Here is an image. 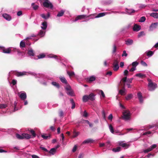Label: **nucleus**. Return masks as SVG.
I'll return each mask as SVG.
<instances>
[{"label": "nucleus", "mask_w": 158, "mask_h": 158, "mask_svg": "<svg viewBox=\"0 0 158 158\" xmlns=\"http://www.w3.org/2000/svg\"><path fill=\"white\" fill-rule=\"evenodd\" d=\"M59 116L62 117H63L64 113L63 111H59Z\"/></svg>", "instance_id": "obj_53"}, {"label": "nucleus", "mask_w": 158, "mask_h": 158, "mask_svg": "<svg viewBox=\"0 0 158 158\" xmlns=\"http://www.w3.org/2000/svg\"><path fill=\"white\" fill-rule=\"evenodd\" d=\"M109 128L110 132L113 134H114V129L113 128L111 124H110L109 125Z\"/></svg>", "instance_id": "obj_32"}, {"label": "nucleus", "mask_w": 158, "mask_h": 158, "mask_svg": "<svg viewBox=\"0 0 158 158\" xmlns=\"http://www.w3.org/2000/svg\"><path fill=\"white\" fill-rule=\"evenodd\" d=\"M2 17L6 20L9 21L11 19V17L6 14H4L2 15Z\"/></svg>", "instance_id": "obj_15"}, {"label": "nucleus", "mask_w": 158, "mask_h": 158, "mask_svg": "<svg viewBox=\"0 0 158 158\" xmlns=\"http://www.w3.org/2000/svg\"><path fill=\"white\" fill-rule=\"evenodd\" d=\"M16 138L19 139H28L31 138V136L29 134L25 133H23L21 135L16 134Z\"/></svg>", "instance_id": "obj_3"}, {"label": "nucleus", "mask_w": 158, "mask_h": 158, "mask_svg": "<svg viewBox=\"0 0 158 158\" xmlns=\"http://www.w3.org/2000/svg\"><path fill=\"white\" fill-rule=\"evenodd\" d=\"M17 83V81L16 80H12V84L13 85H15Z\"/></svg>", "instance_id": "obj_64"}, {"label": "nucleus", "mask_w": 158, "mask_h": 158, "mask_svg": "<svg viewBox=\"0 0 158 158\" xmlns=\"http://www.w3.org/2000/svg\"><path fill=\"white\" fill-rule=\"evenodd\" d=\"M86 16L85 15H78L75 19L74 20H73V22H75L78 20L85 18Z\"/></svg>", "instance_id": "obj_14"}, {"label": "nucleus", "mask_w": 158, "mask_h": 158, "mask_svg": "<svg viewBox=\"0 0 158 158\" xmlns=\"http://www.w3.org/2000/svg\"><path fill=\"white\" fill-rule=\"evenodd\" d=\"M113 118V116L112 114H110L108 117V119L110 120V121L112 120Z\"/></svg>", "instance_id": "obj_62"}, {"label": "nucleus", "mask_w": 158, "mask_h": 158, "mask_svg": "<svg viewBox=\"0 0 158 158\" xmlns=\"http://www.w3.org/2000/svg\"><path fill=\"white\" fill-rule=\"evenodd\" d=\"M42 138H43L44 139H47L48 138H50V136L49 135H46L45 134H42L41 135Z\"/></svg>", "instance_id": "obj_41"}, {"label": "nucleus", "mask_w": 158, "mask_h": 158, "mask_svg": "<svg viewBox=\"0 0 158 158\" xmlns=\"http://www.w3.org/2000/svg\"><path fill=\"white\" fill-rule=\"evenodd\" d=\"M125 89L124 88L119 90V92L120 94L123 95L125 93Z\"/></svg>", "instance_id": "obj_45"}, {"label": "nucleus", "mask_w": 158, "mask_h": 158, "mask_svg": "<svg viewBox=\"0 0 158 158\" xmlns=\"http://www.w3.org/2000/svg\"><path fill=\"white\" fill-rule=\"evenodd\" d=\"M67 74L70 77L73 76L74 75V73L73 71H67Z\"/></svg>", "instance_id": "obj_39"}, {"label": "nucleus", "mask_w": 158, "mask_h": 158, "mask_svg": "<svg viewBox=\"0 0 158 158\" xmlns=\"http://www.w3.org/2000/svg\"><path fill=\"white\" fill-rule=\"evenodd\" d=\"M60 79L61 82L62 83L65 84L67 83V81L66 80V79L64 77H60Z\"/></svg>", "instance_id": "obj_35"}, {"label": "nucleus", "mask_w": 158, "mask_h": 158, "mask_svg": "<svg viewBox=\"0 0 158 158\" xmlns=\"http://www.w3.org/2000/svg\"><path fill=\"white\" fill-rule=\"evenodd\" d=\"M140 29V26L139 25H138L137 24H135L133 28V31H139Z\"/></svg>", "instance_id": "obj_17"}, {"label": "nucleus", "mask_w": 158, "mask_h": 158, "mask_svg": "<svg viewBox=\"0 0 158 158\" xmlns=\"http://www.w3.org/2000/svg\"><path fill=\"white\" fill-rule=\"evenodd\" d=\"M64 12L65 11L63 10H61L60 11L58 12L57 15V17L62 16L64 15Z\"/></svg>", "instance_id": "obj_33"}, {"label": "nucleus", "mask_w": 158, "mask_h": 158, "mask_svg": "<svg viewBox=\"0 0 158 158\" xmlns=\"http://www.w3.org/2000/svg\"><path fill=\"white\" fill-rule=\"evenodd\" d=\"M139 7L140 8H143L146 6V5L143 4H138Z\"/></svg>", "instance_id": "obj_51"}, {"label": "nucleus", "mask_w": 158, "mask_h": 158, "mask_svg": "<svg viewBox=\"0 0 158 158\" xmlns=\"http://www.w3.org/2000/svg\"><path fill=\"white\" fill-rule=\"evenodd\" d=\"M130 113L129 111H125L123 113V118L126 120H128L130 118Z\"/></svg>", "instance_id": "obj_8"}, {"label": "nucleus", "mask_w": 158, "mask_h": 158, "mask_svg": "<svg viewBox=\"0 0 158 158\" xmlns=\"http://www.w3.org/2000/svg\"><path fill=\"white\" fill-rule=\"evenodd\" d=\"M102 116L103 118H106V114L104 110L102 111Z\"/></svg>", "instance_id": "obj_63"}, {"label": "nucleus", "mask_w": 158, "mask_h": 158, "mask_svg": "<svg viewBox=\"0 0 158 158\" xmlns=\"http://www.w3.org/2000/svg\"><path fill=\"white\" fill-rule=\"evenodd\" d=\"M141 64L143 66H147V64L146 63L143 61H141Z\"/></svg>", "instance_id": "obj_55"}, {"label": "nucleus", "mask_w": 158, "mask_h": 158, "mask_svg": "<svg viewBox=\"0 0 158 158\" xmlns=\"http://www.w3.org/2000/svg\"><path fill=\"white\" fill-rule=\"evenodd\" d=\"M41 17L44 19H48L50 16V14L49 13H48L47 15H45L44 14H42L40 15Z\"/></svg>", "instance_id": "obj_19"}, {"label": "nucleus", "mask_w": 158, "mask_h": 158, "mask_svg": "<svg viewBox=\"0 0 158 158\" xmlns=\"http://www.w3.org/2000/svg\"><path fill=\"white\" fill-rule=\"evenodd\" d=\"M47 27V23L46 22L42 23L41 28L42 29L45 30Z\"/></svg>", "instance_id": "obj_24"}, {"label": "nucleus", "mask_w": 158, "mask_h": 158, "mask_svg": "<svg viewBox=\"0 0 158 158\" xmlns=\"http://www.w3.org/2000/svg\"><path fill=\"white\" fill-rule=\"evenodd\" d=\"M7 106V105L6 104H0V109L5 108Z\"/></svg>", "instance_id": "obj_48"}, {"label": "nucleus", "mask_w": 158, "mask_h": 158, "mask_svg": "<svg viewBox=\"0 0 158 158\" xmlns=\"http://www.w3.org/2000/svg\"><path fill=\"white\" fill-rule=\"evenodd\" d=\"M135 12V10L132 9H127L126 10L127 13L129 15H131V14Z\"/></svg>", "instance_id": "obj_28"}, {"label": "nucleus", "mask_w": 158, "mask_h": 158, "mask_svg": "<svg viewBox=\"0 0 158 158\" xmlns=\"http://www.w3.org/2000/svg\"><path fill=\"white\" fill-rule=\"evenodd\" d=\"M18 96L21 99L25 100L27 98L26 94L25 91H21L18 93Z\"/></svg>", "instance_id": "obj_7"}, {"label": "nucleus", "mask_w": 158, "mask_h": 158, "mask_svg": "<svg viewBox=\"0 0 158 158\" xmlns=\"http://www.w3.org/2000/svg\"><path fill=\"white\" fill-rule=\"evenodd\" d=\"M150 15L154 18L158 19V13H152L150 14Z\"/></svg>", "instance_id": "obj_26"}, {"label": "nucleus", "mask_w": 158, "mask_h": 158, "mask_svg": "<svg viewBox=\"0 0 158 158\" xmlns=\"http://www.w3.org/2000/svg\"><path fill=\"white\" fill-rule=\"evenodd\" d=\"M132 78L128 79H127V77H126L122 78L121 81H122V82H123L124 84H130L132 82Z\"/></svg>", "instance_id": "obj_10"}, {"label": "nucleus", "mask_w": 158, "mask_h": 158, "mask_svg": "<svg viewBox=\"0 0 158 158\" xmlns=\"http://www.w3.org/2000/svg\"><path fill=\"white\" fill-rule=\"evenodd\" d=\"M71 103L72 104V109H74L75 107V103L73 99H70Z\"/></svg>", "instance_id": "obj_40"}, {"label": "nucleus", "mask_w": 158, "mask_h": 158, "mask_svg": "<svg viewBox=\"0 0 158 158\" xmlns=\"http://www.w3.org/2000/svg\"><path fill=\"white\" fill-rule=\"evenodd\" d=\"M20 46L21 47H24L25 46V43L23 41H22L20 43Z\"/></svg>", "instance_id": "obj_52"}, {"label": "nucleus", "mask_w": 158, "mask_h": 158, "mask_svg": "<svg viewBox=\"0 0 158 158\" xmlns=\"http://www.w3.org/2000/svg\"><path fill=\"white\" fill-rule=\"evenodd\" d=\"M96 79V77H95V76H90L89 77H88L87 78V81L89 83H90L93 81H95Z\"/></svg>", "instance_id": "obj_16"}, {"label": "nucleus", "mask_w": 158, "mask_h": 158, "mask_svg": "<svg viewBox=\"0 0 158 158\" xmlns=\"http://www.w3.org/2000/svg\"><path fill=\"white\" fill-rule=\"evenodd\" d=\"M113 65L114 67V69H118L119 68L118 63L116 61L114 62Z\"/></svg>", "instance_id": "obj_22"}, {"label": "nucleus", "mask_w": 158, "mask_h": 158, "mask_svg": "<svg viewBox=\"0 0 158 158\" xmlns=\"http://www.w3.org/2000/svg\"><path fill=\"white\" fill-rule=\"evenodd\" d=\"M127 56V54L126 53V51L125 50L123 51L122 56H125V57H126Z\"/></svg>", "instance_id": "obj_56"}, {"label": "nucleus", "mask_w": 158, "mask_h": 158, "mask_svg": "<svg viewBox=\"0 0 158 158\" xmlns=\"http://www.w3.org/2000/svg\"><path fill=\"white\" fill-rule=\"evenodd\" d=\"M133 95L132 94H129L126 97V99L127 100H129L131 99V98H132Z\"/></svg>", "instance_id": "obj_36"}, {"label": "nucleus", "mask_w": 158, "mask_h": 158, "mask_svg": "<svg viewBox=\"0 0 158 158\" xmlns=\"http://www.w3.org/2000/svg\"><path fill=\"white\" fill-rule=\"evenodd\" d=\"M154 53L152 51H149L147 52V56L150 57Z\"/></svg>", "instance_id": "obj_46"}, {"label": "nucleus", "mask_w": 158, "mask_h": 158, "mask_svg": "<svg viewBox=\"0 0 158 158\" xmlns=\"http://www.w3.org/2000/svg\"><path fill=\"white\" fill-rule=\"evenodd\" d=\"M43 5L46 8L49 7L50 8H53V6L52 4L48 1V0H46L43 3Z\"/></svg>", "instance_id": "obj_6"}, {"label": "nucleus", "mask_w": 158, "mask_h": 158, "mask_svg": "<svg viewBox=\"0 0 158 158\" xmlns=\"http://www.w3.org/2000/svg\"><path fill=\"white\" fill-rule=\"evenodd\" d=\"M152 133L150 131H148L147 132H144V133L143 134V135H148L151 134Z\"/></svg>", "instance_id": "obj_58"}, {"label": "nucleus", "mask_w": 158, "mask_h": 158, "mask_svg": "<svg viewBox=\"0 0 158 158\" xmlns=\"http://www.w3.org/2000/svg\"><path fill=\"white\" fill-rule=\"evenodd\" d=\"M28 54L30 56H33L34 55V53L33 50L32 49H30L29 50L28 52Z\"/></svg>", "instance_id": "obj_27"}, {"label": "nucleus", "mask_w": 158, "mask_h": 158, "mask_svg": "<svg viewBox=\"0 0 158 158\" xmlns=\"http://www.w3.org/2000/svg\"><path fill=\"white\" fill-rule=\"evenodd\" d=\"M155 127V124H152V125H149L147 126V127L148 129H150L152 128Z\"/></svg>", "instance_id": "obj_57"}, {"label": "nucleus", "mask_w": 158, "mask_h": 158, "mask_svg": "<svg viewBox=\"0 0 158 158\" xmlns=\"http://www.w3.org/2000/svg\"><path fill=\"white\" fill-rule=\"evenodd\" d=\"M48 57L49 58H54L55 59H56L57 56L56 55L53 54H50L48 56Z\"/></svg>", "instance_id": "obj_44"}, {"label": "nucleus", "mask_w": 158, "mask_h": 158, "mask_svg": "<svg viewBox=\"0 0 158 158\" xmlns=\"http://www.w3.org/2000/svg\"><path fill=\"white\" fill-rule=\"evenodd\" d=\"M80 133L79 132H76L75 130H74L73 132V135L72 137V138H75L78 136L79 135Z\"/></svg>", "instance_id": "obj_21"}, {"label": "nucleus", "mask_w": 158, "mask_h": 158, "mask_svg": "<svg viewBox=\"0 0 158 158\" xmlns=\"http://www.w3.org/2000/svg\"><path fill=\"white\" fill-rule=\"evenodd\" d=\"M157 146L156 144H153L149 148H148L144 150H143V152L144 153H148V152H150L151 151H152V150L154 148H156Z\"/></svg>", "instance_id": "obj_5"}, {"label": "nucleus", "mask_w": 158, "mask_h": 158, "mask_svg": "<svg viewBox=\"0 0 158 158\" xmlns=\"http://www.w3.org/2000/svg\"><path fill=\"white\" fill-rule=\"evenodd\" d=\"M66 91H67V94L71 96H74V92L71 89L70 86L67 85L65 87Z\"/></svg>", "instance_id": "obj_4"}, {"label": "nucleus", "mask_w": 158, "mask_h": 158, "mask_svg": "<svg viewBox=\"0 0 158 158\" xmlns=\"http://www.w3.org/2000/svg\"><path fill=\"white\" fill-rule=\"evenodd\" d=\"M138 63L136 61L133 62L132 64V67L131 68V69H135L136 67L138 65Z\"/></svg>", "instance_id": "obj_30"}, {"label": "nucleus", "mask_w": 158, "mask_h": 158, "mask_svg": "<svg viewBox=\"0 0 158 158\" xmlns=\"http://www.w3.org/2000/svg\"><path fill=\"white\" fill-rule=\"evenodd\" d=\"M144 35V33L143 32H140L138 35V37H140L142 35Z\"/></svg>", "instance_id": "obj_60"}, {"label": "nucleus", "mask_w": 158, "mask_h": 158, "mask_svg": "<svg viewBox=\"0 0 158 158\" xmlns=\"http://www.w3.org/2000/svg\"><path fill=\"white\" fill-rule=\"evenodd\" d=\"M93 142V140L91 139H85L83 142V144H87L90 143H92Z\"/></svg>", "instance_id": "obj_20"}, {"label": "nucleus", "mask_w": 158, "mask_h": 158, "mask_svg": "<svg viewBox=\"0 0 158 158\" xmlns=\"http://www.w3.org/2000/svg\"><path fill=\"white\" fill-rule=\"evenodd\" d=\"M83 116L85 117H87L88 116V113L86 112L85 110L84 111Z\"/></svg>", "instance_id": "obj_61"}, {"label": "nucleus", "mask_w": 158, "mask_h": 158, "mask_svg": "<svg viewBox=\"0 0 158 158\" xmlns=\"http://www.w3.org/2000/svg\"><path fill=\"white\" fill-rule=\"evenodd\" d=\"M45 56V55L44 53H42L39 54L38 56V59H41L43 58Z\"/></svg>", "instance_id": "obj_43"}, {"label": "nucleus", "mask_w": 158, "mask_h": 158, "mask_svg": "<svg viewBox=\"0 0 158 158\" xmlns=\"http://www.w3.org/2000/svg\"><path fill=\"white\" fill-rule=\"evenodd\" d=\"M82 100H83V102H87L88 100H89V99L88 97V96L85 95V96H83V97Z\"/></svg>", "instance_id": "obj_29"}, {"label": "nucleus", "mask_w": 158, "mask_h": 158, "mask_svg": "<svg viewBox=\"0 0 158 158\" xmlns=\"http://www.w3.org/2000/svg\"><path fill=\"white\" fill-rule=\"evenodd\" d=\"M137 97L139 100V103L143 104V103L144 98L142 96V94L141 92H139L137 94Z\"/></svg>", "instance_id": "obj_9"}, {"label": "nucleus", "mask_w": 158, "mask_h": 158, "mask_svg": "<svg viewBox=\"0 0 158 158\" xmlns=\"http://www.w3.org/2000/svg\"><path fill=\"white\" fill-rule=\"evenodd\" d=\"M112 150L115 152H118L121 150V148L120 147H118L116 148L113 149Z\"/></svg>", "instance_id": "obj_47"}, {"label": "nucleus", "mask_w": 158, "mask_h": 158, "mask_svg": "<svg viewBox=\"0 0 158 158\" xmlns=\"http://www.w3.org/2000/svg\"><path fill=\"white\" fill-rule=\"evenodd\" d=\"M30 133L32 134V136H33V137H34L36 136V134H35L34 131L31 130L30 131Z\"/></svg>", "instance_id": "obj_54"}, {"label": "nucleus", "mask_w": 158, "mask_h": 158, "mask_svg": "<svg viewBox=\"0 0 158 158\" xmlns=\"http://www.w3.org/2000/svg\"><path fill=\"white\" fill-rule=\"evenodd\" d=\"M77 149V146L76 145H74L73 148L72 150V152H74L76 151Z\"/></svg>", "instance_id": "obj_59"}, {"label": "nucleus", "mask_w": 158, "mask_h": 158, "mask_svg": "<svg viewBox=\"0 0 158 158\" xmlns=\"http://www.w3.org/2000/svg\"><path fill=\"white\" fill-rule=\"evenodd\" d=\"M28 74L27 72H25L24 71H23L22 72H17L16 73V76L18 77L23 76L25 75H27Z\"/></svg>", "instance_id": "obj_13"}, {"label": "nucleus", "mask_w": 158, "mask_h": 158, "mask_svg": "<svg viewBox=\"0 0 158 158\" xmlns=\"http://www.w3.org/2000/svg\"><path fill=\"white\" fill-rule=\"evenodd\" d=\"M58 148V146H57L56 148H53L51 149L49 151V153L53 155L56 152V149Z\"/></svg>", "instance_id": "obj_18"}, {"label": "nucleus", "mask_w": 158, "mask_h": 158, "mask_svg": "<svg viewBox=\"0 0 158 158\" xmlns=\"http://www.w3.org/2000/svg\"><path fill=\"white\" fill-rule=\"evenodd\" d=\"M31 6H32V8L34 10H37L39 7V6L38 5H37L35 4L34 3H32L31 4Z\"/></svg>", "instance_id": "obj_37"}, {"label": "nucleus", "mask_w": 158, "mask_h": 158, "mask_svg": "<svg viewBox=\"0 0 158 158\" xmlns=\"http://www.w3.org/2000/svg\"><path fill=\"white\" fill-rule=\"evenodd\" d=\"M45 34V32L44 31L40 30L38 33V35L41 37L43 36Z\"/></svg>", "instance_id": "obj_42"}, {"label": "nucleus", "mask_w": 158, "mask_h": 158, "mask_svg": "<svg viewBox=\"0 0 158 158\" xmlns=\"http://www.w3.org/2000/svg\"><path fill=\"white\" fill-rule=\"evenodd\" d=\"M98 94L101 95V97L104 98L105 97V95L103 92V91L101 90H99L98 91Z\"/></svg>", "instance_id": "obj_31"}, {"label": "nucleus", "mask_w": 158, "mask_h": 158, "mask_svg": "<svg viewBox=\"0 0 158 158\" xmlns=\"http://www.w3.org/2000/svg\"><path fill=\"white\" fill-rule=\"evenodd\" d=\"M0 50L2 51V52L5 53L9 54L11 52L17 51L18 53H19V50L16 48L10 47L8 48H6L4 47L0 46Z\"/></svg>", "instance_id": "obj_1"}, {"label": "nucleus", "mask_w": 158, "mask_h": 158, "mask_svg": "<svg viewBox=\"0 0 158 158\" xmlns=\"http://www.w3.org/2000/svg\"><path fill=\"white\" fill-rule=\"evenodd\" d=\"M119 145L122 146V147L126 149L128 148L129 147V145L126 143H124L123 141H119Z\"/></svg>", "instance_id": "obj_11"}, {"label": "nucleus", "mask_w": 158, "mask_h": 158, "mask_svg": "<svg viewBox=\"0 0 158 158\" xmlns=\"http://www.w3.org/2000/svg\"><path fill=\"white\" fill-rule=\"evenodd\" d=\"M52 84L54 86H55L56 88H58L59 87V85L58 83H57L56 82H52Z\"/></svg>", "instance_id": "obj_49"}, {"label": "nucleus", "mask_w": 158, "mask_h": 158, "mask_svg": "<svg viewBox=\"0 0 158 158\" xmlns=\"http://www.w3.org/2000/svg\"><path fill=\"white\" fill-rule=\"evenodd\" d=\"M158 25V23H152L151 24L149 27V31H152Z\"/></svg>", "instance_id": "obj_12"}, {"label": "nucleus", "mask_w": 158, "mask_h": 158, "mask_svg": "<svg viewBox=\"0 0 158 158\" xmlns=\"http://www.w3.org/2000/svg\"><path fill=\"white\" fill-rule=\"evenodd\" d=\"M105 15V13H101L98 14V15L95 16V18H98L104 16Z\"/></svg>", "instance_id": "obj_38"}, {"label": "nucleus", "mask_w": 158, "mask_h": 158, "mask_svg": "<svg viewBox=\"0 0 158 158\" xmlns=\"http://www.w3.org/2000/svg\"><path fill=\"white\" fill-rule=\"evenodd\" d=\"M145 17L144 16H143L141 17L140 19L139 20V22L141 23L145 21Z\"/></svg>", "instance_id": "obj_50"}, {"label": "nucleus", "mask_w": 158, "mask_h": 158, "mask_svg": "<svg viewBox=\"0 0 158 158\" xmlns=\"http://www.w3.org/2000/svg\"><path fill=\"white\" fill-rule=\"evenodd\" d=\"M136 76L138 77H139L143 78L144 77H145L146 76L145 75L143 74H142L141 73H139L138 74H136Z\"/></svg>", "instance_id": "obj_34"}, {"label": "nucleus", "mask_w": 158, "mask_h": 158, "mask_svg": "<svg viewBox=\"0 0 158 158\" xmlns=\"http://www.w3.org/2000/svg\"><path fill=\"white\" fill-rule=\"evenodd\" d=\"M94 94L93 93L90 94L89 96H88V98L91 101H93L94 100Z\"/></svg>", "instance_id": "obj_25"}, {"label": "nucleus", "mask_w": 158, "mask_h": 158, "mask_svg": "<svg viewBox=\"0 0 158 158\" xmlns=\"http://www.w3.org/2000/svg\"><path fill=\"white\" fill-rule=\"evenodd\" d=\"M148 90L150 91L154 90L157 87V85L155 83H153L150 79H148Z\"/></svg>", "instance_id": "obj_2"}, {"label": "nucleus", "mask_w": 158, "mask_h": 158, "mask_svg": "<svg viewBox=\"0 0 158 158\" xmlns=\"http://www.w3.org/2000/svg\"><path fill=\"white\" fill-rule=\"evenodd\" d=\"M125 43L127 45H131L133 43V40L131 39H128L125 41Z\"/></svg>", "instance_id": "obj_23"}]
</instances>
